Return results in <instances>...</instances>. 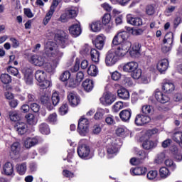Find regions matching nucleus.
Instances as JSON below:
<instances>
[{"mask_svg": "<svg viewBox=\"0 0 182 182\" xmlns=\"http://www.w3.org/2000/svg\"><path fill=\"white\" fill-rule=\"evenodd\" d=\"M8 73H10V75H13V76H16L18 79H21V74H19V71L16 69V68L9 66L7 68Z\"/></svg>", "mask_w": 182, "mask_h": 182, "instance_id": "obj_43", "label": "nucleus"}, {"mask_svg": "<svg viewBox=\"0 0 182 182\" xmlns=\"http://www.w3.org/2000/svg\"><path fill=\"white\" fill-rule=\"evenodd\" d=\"M145 12L146 15L151 16V15H154L156 14V5L154 4H149L146 6Z\"/></svg>", "mask_w": 182, "mask_h": 182, "instance_id": "obj_42", "label": "nucleus"}, {"mask_svg": "<svg viewBox=\"0 0 182 182\" xmlns=\"http://www.w3.org/2000/svg\"><path fill=\"white\" fill-rule=\"evenodd\" d=\"M174 89H176V87L174 86V84L171 82V81L168 80H164L162 84V90H164L165 93H172V92H174Z\"/></svg>", "mask_w": 182, "mask_h": 182, "instance_id": "obj_14", "label": "nucleus"}, {"mask_svg": "<svg viewBox=\"0 0 182 182\" xmlns=\"http://www.w3.org/2000/svg\"><path fill=\"white\" fill-rule=\"evenodd\" d=\"M69 32L73 36H74V38L79 36V35L82 33V28H80V24L76 23L71 26L69 28Z\"/></svg>", "mask_w": 182, "mask_h": 182, "instance_id": "obj_23", "label": "nucleus"}, {"mask_svg": "<svg viewBox=\"0 0 182 182\" xmlns=\"http://www.w3.org/2000/svg\"><path fill=\"white\" fill-rule=\"evenodd\" d=\"M129 33L127 31H119L116 36H114L112 40V45H119V43H123V42H129Z\"/></svg>", "mask_w": 182, "mask_h": 182, "instance_id": "obj_8", "label": "nucleus"}, {"mask_svg": "<svg viewBox=\"0 0 182 182\" xmlns=\"http://www.w3.org/2000/svg\"><path fill=\"white\" fill-rule=\"evenodd\" d=\"M82 87L85 92H92L95 87V82L90 79H86L82 82Z\"/></svg>", "mask_w": 182, "mask_h": 182, "instance_id": "obj_24", "label": "nucleus"}, {"mask_svg": "<svg viewBox=\"0 0 182 182\" xmlns=\"http://www.w3.org/2000/svg\"><path fill=\"white\" fill-rule=\"evenodd\" d=\"M131 76L133 79H140L141 77V69L136 68L134 71L131 73Z\"/></svg>", "mask_w": 182, "mask_h": 182, "instance_id": "obj_50", "label": "nucleus"}, {"mask_svg": "<svg viewBox=\"0 0 182 182\" xmlns=\"http://www.w3.org/2000/svg\"><path fill=\"white\" fill-rule=\"evenodd\" d=\"M14 129L18 134L22 136L28 132V124L22 121H18L14 126Z\"/></svg>", "mask_w": 182, "mask_h": 182, "instance_id": "obj_10", "label": "nucleus"}, {"mask_svg": "<svg viewBox=\"0 0 182 182\" xmlns=\"http://www.w3.org/2000/svg\"><path fill=\"white\" fill-rule=\"evenodd\" d=\"M40 101L41 102L42 105L46 107L48 110H52V109H53V106L50 103V97H49V96L46 95H42L40 98Z\"/></svg>", "mask_w": 182, "mask_h": 182, "instance_id": "obj_26", "label": "nucleus"}, {"mask_svg": "<svg viewBox=\"0 0 182 182\" xmlns=\"http://www.w3.org/2000/svg\"><path fill=\"white\" fill-rule=\"evenodd\" d=\"M116 134L119 137H126L127 136V129L119 127L116 129Z\"/></svg>", "mask_w": 182, "mask_h": 182, "instance_id": "obj_49", "label": "nucleus"}, {"mask_svg": "<svg viewBox=\"0 0 182 182\" xmlns=\"http://www.w3.org/2000/svg\"><path fill=\"white\" fill-rule=\"evenodd\" d=\"M1 81L4 85H8L12 82V78H11V75L8 74H2L0 77Z\"/></svg>", "mask_w": 182, "mask_h": 182, "instance_id": "obj_51", "label": "nucleus"}, {"mask_svg": "<svg viewBox=\"0 0 182 182\" xmlns=\"http://www.w3.org/2000/svg\"><path fill=\"white\" fill-rule=\"evenodd\" d=\"M166 159V152H160L157 154L156 159H155V163L156 164H161Z\"/></svg>", "mask_w": 182, "mask_h": 182, "instance_id": "obj_47", "label": "nucleus"}, {"mask_svg": "<svg viewBox=\"0 0 182 182\" xmlns=\"http://www.w3.org/2000/svg\"><path fill=\"white\" fill-rule=\"evenodd\" d=\"M136 68H139V63L135 61H130L123 65L122 70L126 73H132L136 70Z\"/></svg>", "mask_w": 182, "mask_h": 182, "instance_id": "obj_13", "label": "nucleus"}, {"mask_svg": "<svg viewBox=\"0 0 182 182\" xmlns=\"http://www.w3.org/2000/svg\"><path fill=\"white\" fill-rule=\"evenodd\" d=\"M25 119L27 121V123L31 126H35L38 123V119L35 117V115L33 114H27L25 116Z\"/></svg>", "mask_w": 182, "mask_h": 182, "instance_id": "obj_37", "label": "nucleus"}, {"mask_svg": "<svg viewBox=\"0 0 182 182\" xmlns=\"http://www.w3.org/2000/svg\"><path fill=\"white\" fill-rule=\"evenodd\" d=\"M173 140L178 143L182 147V132L178 131L173 133L172 136Z\"/></svg>", "mask_w": 182, "mask_h": 182, "instance_id": "obj_38", "label": "nucleus"}, {"mask_svg": "<svg viewBox=\"0 0 182 182\" xmlns=\"http://www.w3.org/2000/svg\"><path fill=\"white\" fill-rule=\"evenodd\" d=\"M90 26L92 32H100V31H102V27L103 26V25L102 24V21H93L90 25Z\"/></svg>", "mask_w": 182, "mask_h": 182, "instance_id": "obj_34", "label": "nucleus"}, {"mask_svg": "<svg viewBox=\"0 0 182 182\" xmlns=\"http://www.w3.org/2000/svg\"><path fill=\"white\" fill-rule=\"evenodd\" d=\"M117 95L119 97L123 100H128V99H130V93L126 88H121L118 90Z\"/></svg>", "mask_w": 182, "mask_h": 182, "instance_id": "obj_30", "label": "nucleus"}, {"mask_svg": "<svg viewBox=\"0 0 182 182\" xmlns=\"http://www.w3.org/2000/svg\"><path fill=\"white\" fill-rule=\"evenodd\" d=\"M141 45L139 43H134L129 50V55L132 58H139L140 56Z\"/></svg>", "mask_w": 182, "mask_h": 182, "instance_id": "obj_22", "label": "nucleus"}, {"mask_svg": "<svg viewBox=\"0 0 182 182\" xmlns=\"http://www.w3.org/2000/svg\"><path fill=\"white\" fill-rule=\"evenodd\" d=\"M55 39L59 42L61 48H66L68 43H69L68 33L63 31H58L55 35Z\"/></svg>", "mask_w": 182, "mask_h": 182, "instance_id": "obj_7", "label": "nucleus"}, {"mask_svg": "<svg viewBox=\"0 0 182 182\" xmlns=\"http://www.w3.org/2000/svg\"><path fill=\"white\" fill-rule=\"evenodd\" d=\"M173 41H174V34H173V33L169 32L165 35L164 43L171 46L173 45Z\"/></svg>", "mask_w": 182, "mask_h": 182, "instance_id": "obj_40", "label": "nucleus"}, {"mask_svg": "<svg viewBox=\"0 0 182 182\" xmlns=\"http://www.w3.org/2000/svg\"><path fill=\"white\" fill-rule=\"evenodd\" d=\"M65 14H67L68 18L70 19H73L77 16L78 10L76 6H69L65 10Z\"/></svg>", "mask_w": 182, "mask_h": 182, "instance_id": "obj_20", "label": "nucleus"}, {"mask_svg": "<svg viewBox=\"0 0 182 182\" xmlns=\"http://www.w3.org/2000/svg\"><path fill=\"white\" fill-rule=\"evenodd\" d=\"M87 75L90 76H92L93 77H96L99 73V70L97 67L95 65H90L87 70Z\"/></svg>", "mask_w": 182, "mask_h": 182, "instance_id": "obj_36", "label": "nucleus"}, {"mask_svg": "<svg viewBox=\"0 0 182 182\" xmlns=\"http://www.w3.org/2000/svg\"><path fill=\"white\" fill-rule=\"evenodd\" d=\"M112 46H116L114 52L118 55L119 59H122V58H124L130 50L132 43L130 41H125L117 45L112 44Z\"/></svg>", "mask_w": 182, "mask_h": 182, "instance_id": "obj_2", "label": "nucleus"}, {"mask_svg": "<svg viewBox=\"0 0 182 182\" xmlns=\"http://www.w3.org/2000/svg\"><path fill=\"white\" fill-rule=\"evenodd\" d=\"M108 154H116L119 151V145L116 142H112L107 146Z\"/></svg>", "mask_w": 182, "mask_h": 182, "instance_id": "obj_28", "label": "nucleus"}, {"mask_svg": "<svg viewBox=\"0 0 182 182\" xmlns=\"http://www.w3.org/2000/svg\"><path fill=\"white\" fill-rule=\"evenodd\" d=\"M165 164L166 167H169L173 171H174V170L177 168V166L171 159H166L165 161Z\"/></svg>", "mask_w": 182, "mask_h": 182, "instance_id": "obj_55", "label": "nucleus"}, {"mask_svg": "<svg viewBox=\"0 0 182 182\" xmlns=\"http://www.w3.org/2000/svg\"><path fill=\"white\" fill-rule=\"evenodd\" d=\"M154 96L155 99L157 100V102H159V103L164 104L170 102V97L159 90L155 91Z\"/></svg>", "mask_w": 182, "mask_h": 182, "instance_id": "obj_12", "label": "nucleus"}, {"mask_svg": "<svg viewBox=\"0 0 182 182\" xmlns=\"http://www.w3.org/2000/svg\"><path fill=\"white\" fill-rule=\"evenodd\" d=\"M80 68V60L76 58L75 65L71 68L72 72H77Z\"/></svg>", "mask_w": 182, "mask_h": 182, "instance_id": "obj_62", "label": "nucleus"}, {"mask_svg": "<svg viewBox=\"0 0 182 182\" xmlns=\"http://www.w3.org/2000/svg\"><path fill=\"white\" fill-rule=\"evenodd\" d=\"M22 73L24 75V82L26 85H31L33 83V75H32V69L24 68L22 70Z\"/></svg>", "mask_w": 182, "mask_h": 182, "instance_id": "obj_11", "label": "nucleus"}, {"mask_svg": "<svg viewBox=\"0 0 182 182\" xmlns=\"http://www.w3.org/2000/svg\"><path fill=\"white\" fill-rule=\"evenodd\" d=\"M123 109V102H117L112 107V110L115 113H117V112H120Z\"/></svg>", "mask_w": 182, "mask_h": 182, "instance_id": "obj_56", "label": "nucleus"}, {"mask_svg": "<svg viewBox=\"0 0 182 182\" xmlns=\"http://www.w3.org/2000/svg\"><path fill=\"white\" fill-rule=\"evenodd\" d=\"M24 15L27 16V18H33V13H32V10L31 9H23Z\"/></svg>", "mask_w": 182, "mask_h": 182, "instance_id": "obj_64", "label": "nucleus"}, {"mask_svg": "<svg viewBox=\"0 0 182 182\" xmlns=\"http://www.w3.org/2000/svg\"><path fill=\"white\" fill-rule=\"evenodd\" d=\"M60 80L62 82H66V80H69L70 79V73L69 71H65L60 77Z\"/></svg>", "mask_w": 182, "mask_h": 182, "instance_id": "obj_58", "label": "nucleus"}, {"mask_svg": "<svg viewBox=\"0 0 182 182\" xmlns=\"http://www.w3.org/2000/svg\"><path fill=\"white\" fill-rule=\"evenodd\" d=\"M112 19V16L109 14H105L102 18L103 25H107Z\"/></svg>", "mask_w": 182, "mask_h": 182, "instance_id": "obj_60", "label": "nucleus"}, {"mask_svg": "<svg viewBox=\"0 0 182 182\" xmlns=\"http://www.w3.org/2000/svg\"><path fill=\"white\" fill-rule=\"evenodd\" d=\"M127 21L130 25L133 26H141L143 25V20L139 17H133L132 14H128L127 16Z\"/></svg>", "mask_w": 182, "mask_h": 182, "instance_id": "obj_16", "label": "nucleus"}, {"mask_svg": "<svg viewBox=\"0 0 182 182\" xmlns=\"http://www.w3.org/2000/svg\"><path fill=\"white\" fill-rule=\"evenodd\" d=\"M2 174H4V176H15L14 164L11 162L5 163L3 166Z\"/></svg>", "mask_w": 182, "mask_h": 182, "instance_id": "obj_15", "label": "nucleus"}, {"mask_svg": "<svg viewBox=\"0 0 182 182\" xmlns=\"http://www.w3.org/2000/svg\"><path fill=\"white\" fill-rule=\"evenodd\" d=\"M63 175L64 177H66L67 178H73L75 176V174L69 170H63Z\"/></svg>", "mask_w": 182, "mask_h": 182, "instance_id": "obj_63", "label": "nucleus"}, {"mask_svg": "<svg viewBox=\"0 0 182 182\" xmlns=\"http://www.w3.org/2000/svg\"><path fill=\"white\" fill-rule=\"evenodd\" d=\"M51 100L53 102V106L58 105L59 102H60V97L59 96V92L55 91L53 92Z\"/></svg>", "mask_w": 182, "mask_h": 182, "instance_id": "obj_48", "label": "nucleus"}, {"mask_svg": "<svg viewBox=\"0 0 182 182\" xmlns=\"http://www.w3.org/2000/svg\"><path fill=\"white\" fill-rule=\"evenodd\" d=\"M116 101V95L111 92H107L105 96V104L107 105H112Z\"/></svg>", "mask_w": 182, "mask_h": 182, "instance_id": "obj_35", "label": "nucleus"}, {"mask_svg": "<svg viewBox=\"0 0 182 182\" xmlns=\"http://www.w3.org/2000/svg\"><path fill=\"white\" fill-rule=\"evenodd\" d=\"M108 112H109V109H107L98 108L94 116V119L95 120H102L105 114H106V113H108Z\"/></svg>", "mask_w": 182, "mask_h": 182, "instance_id": "obj_33", "label": "nucleus"}, {"mask_svg": "<svg viewBox=\"0 0 182 182\" xmlns=\"http://www.w3.org/2000/svg\"><path fill=\"white\" fill-rule=\"evenodd\" d=\"M44 53L31 55L29 62L35 66H43L48 73L52 72L59 65L64 53L58 48L55 42L48 41L44 45Z\"/></svg>", "mask_w": 182, "mask_h": 182, "instance_id": "obj_1", "label": "nucleus"}, {"mask_svg": "<svg viewBox=\"0 0 182 182\" xmlns=\"http://www.w3.org/2000/svg\"><path fill=\"white\" fill-rule=\"evenodd\" d=\"M157 176H159V173L157 172V171H149L147 173L146 177L148 180H154L157 178Z\"/></svg>", "mask_w": 182, "mask_h": 182, "instance_id": "obj_54", "label": "nucleus"}, {"mask_svg": "<svg viewBox=\"0 0 182 182\" xmlns=\"http://www.w3.org/2000/svg\"><path fill=\"white\" fill-rule=\"evenodd\" d=\"M119 117L122 122H129L132 117V109H124L120 112Z\"/></svg>", "mask_w": 182, "mask_h": 182, "instance_id": "obj_27", "label": "nucleus"}, {"mask_svg": "<svg viewBox=\"0 0 182 182\" xmlns=\"http://www.w3.org/2000/svg\"><path fill=\"white\" fill-rule=\"evenodd\" d=\"M39 130L42 134H49L50 133V129H49V126L46 123H43L39 126Z\"/></svg>", "mask_w": 182, "mask_h": 182, "instance_id": "obj_46", "label": "nucleus"}, {"mask_svg": "<svg viewBox=\"0 0 182 182\" xmlns=\"http://www.w3.org/2000/svg\"><path fill=\"white\" fill-rule=\"evenodd\" d=\"M159 176L161 178H167L170 176V171L166 167H162L159 170Z\"/></svg>", "mask_w": 182, "mask_h": 182, "instance_id": "obj_45", "label": "nucleus"}, {"mask_svg": "<svg viewBox=\"0 0 182 182\" xmlns=\"http://www.w3.org/2000/svg\"><path fill=\"white\" fill-rule=\"evenodd\" d=\"M35 78L38 82V85L41 89H48L50 86V82L46 80V73L43 70H38L35 73Z\"/></svg>", "mask_w": 182, "mask_h": 182, "instance_id": "obj_3", "label": "nucleus"}, {"mask_svg": "<svg viewBox=\"0 0 182 182\" xmlns=\"http://www.w3.org/2000/svg\"><path fill=\"white\" fill-rule=\"evenodd\" d=\"M120 60V58L118 57L117 54L114 52V50H109L105 55V64L107 66H113L116 65L117 62Z\"/></svg>", "mask_w": 182, "mask_h": 182, "instance_id": "obj_6", "label": "nucleus"}, {"mask_svg": "<svg viewBox=\"0 0 182 182\" xmlns=\"http://www.w3.org/2000/svg\"><path fill=\"white\" fill-rule=\"evenodd\" d=\"M77 132L80 136H86L89 132V120L82 117L78 122Z\"/></svg>", "mask_w": 182, "mask_h": 182, "instance_id": "obj_5", "label": "nucleus"}, {"mask_svg": "<svg viewBox=\"0 0 182 182\" xmlns=\"http://www.w3.org/2000/svg\"><path fill=\"white\" fill-rule=\"evenodd\" d=\"M151 118L149 115L144 114H138L135 117L134 123L136 126H144L147 123H150Z\"/></svg>", "mask_w": 182, "mask_h": 182, "instance_id": "obj_9", "label": "nucleus"}, {"mask_svg": "<svg viewBox=\"0 0 182 182\" xmlns=\"http://www.w3.org/2000/svg\"><path fill=\"white\" fill-rule=\"evenodd\" d=\"M92 49H93V48H92V47L90 46L89 45H85L80 50V53L81 55H89L90 52L92 50Z\"/></svg>", "mask_w": 182, "mask_h": 182, "instance_id": "obj_53", "label": "nucleus"}, {"mask_svg": "<svg viewBox=\"0 0 182 182\" xmlns=\"http://www.w3.org/2000/svg\"><path fill=\"white\" fill-rule=\"evenodd\" d=\"M16 170L19 176H25L26 170H28L26 163L24 162L20 164H17L16 166Z\"/></svg>", "mask_w": 182, "mask_h": 182, "instance_id": "obj_32", "label": "nucleus"}, {"mask_svg": "<svg viewBox=\"0 0 182 182\" xmlns=\"http://www.w3.org/2000/svg\"><path fill=\"white\" fill-rule=\"evenodd\" d=\"M68 99L70 105L73 107L77 106L80 103V98L77 96V94L75 92H69L68 95Z\"/></svg>", "mask_w": 182, "mask_h": 182, "instance_id": "obj_17", "label": "nucleus"}, {"mask_svg": "<svg viewBox=\"0 0 182 182\" xmlns=\"http://www.w3.org/2000/svg\"><path fill=\"white\" fill-rule=\"evenodd\" d=\"M171 50V46L164 43L161 47L163 53H168Z\"/></svg>", "mask_w": 182, "mask_h": 182, "instance_id": "obj_59", "label": "nucleus"}, {"mask_svg": "<svg viewBox=\"0 0 182 182\" xmlns=\"http://www.w3.org/2000/svg\"><path fill=\"white\" fill-rule=\"evenodd\" d=\"M142 146L145 150H150L151 149H154L156 147V143L154 141L150 140V139H146L144 141Z\"/></svg>", "mask_w": 182, "mask_h": 182, "instance_id": "obj_39", "label": "nucleus"}, {"mask_svg": "<svg viewBox=\"0 0 182 182\" xmlns=\"http://www.w3.org/2000/svg\"><path fill=\"white\" fill-rule=\"evenodd\" d=\"M132 176H144L147 173V168L146 167H136L130 169Z\"/></svg>", "mask_w": 182, "mask_h": 182, "instance_id": "obj_21", "label": "nucleus"}, {"mask_svg": "<svg viewBox=\"0 0 182 182\" xmlns=\"http://www.w3.org/2000/svg\"><path fill=\"white\" fill-rule=\"evenodd\" d=\"M156 68L158 70L163 73V72H166L167 69H168V60L163 59L158 62Z\"/></svg>", "mask_w": 182, "mask_h": 182, "instance_id": "obj_25", "label": "nucleus"}, {"mask_svg": "<svg viewBox=\"0 0 182 182\" xmlns=\"http://www.w3.org/2000/svg\"><path fill=\"white\" fill-rule=\"evenodd\" d=\"M77 153L80 159L86 160L90 154V147L86 144V140L80 141L77 149Z\"/></svg>", "mask_w": 182, "mask_h": 182, "instance_id": "obj_4", "label": "nucleus"}, {"mask_svg": "<svg viewBox=\"0 0 182 182\" xmlns=\"http://www.w3.org/2000/svg\"><path fill=\"white\" fill-rule=\"evenodd\" d=\"M90 56L93 63H96V64L99 63L100 60V53L95 48L91 49Z\"/></svg>", "mask_w": 182, "mask_h": 182, "instance_id": "obj_29", "label": "nucleus"}, {"mask_svg": "<svg viewBox=\"0 0 182 182\" xmlns=\"http://www.w3.org/2000/svg\"><path fill=\"white\" fill-rule=\"evenodd\" d=\"M141 112L143 114L149 116V114H153V112H154V108L151 105H144L141 107Z\"/></svg>", "mask_w": 182, "mask_h": 182, "instance_id": "obj_41", "label": "nucleus"}, {"mask_svg": "<svg viewBox=\"0 0 182 182\" xmlns=\"http://www.w3.org/2000/svg\"><path fill=\"white\" fill-rule=\"evenodd\" d=\"M11 154L17 156L21 154V144H19V142H14L11 146Z\"/></svg>", "mask_w": 182, "mask_h": 182, "instance_id": "obj_31", "label": "nucleus"}, {"mask_svg": "<svg viewBox=\"0 0 182 182\" xmlns=\"http://www.w3.org/2000/svg\"><path fill=\"white\" fill-rule=\"evenodd\" d=\"M9 114L11 122H18V120H19V114H18L17 112H9Z\"/></svg>", "mask_w": 182, "mask_h": 182, "instance_id": "obj_57", "label": "nucleus"}, {"mask_svg": "<svg viewBox=\"0 0 182 182\" xmlns=\"http://www.w3.org/2000/svg\"><path fill=\"white\" fill-rule=\"evenodd\" d=\"M38 143H39V137H28L24 140V147H26V149H31L33 147V146H36Z\"/></svg>", "mask_w": 182, "mask_h": 182, "instance_id": "obj_19", "label": "nucleus"}, {"mask_svg": "<svg viewBox=\"0 0 182 182\" xmlns=\"http://www.w3.org/2000/svg\"><path fill=\"white\" fill-rule=\"evenodd\" d=\"M53 9H51V10H49L48 13L46 14L45 18L43 20V23L46 26L48 23H49L50 19H52V16L53 15Z\"/></svg>", "mask_w": 182, "mask_h": 182, "instance_id": "obj_44", "label": "nucleus"}, {"mask_svg": "<svg viewBox=\"0 0 182 182\" xmlns=\"http://www.w3.org/2000/svg\"><path fill=\"white\" fill-rule=\"evenodd\" d=\"M59 113L61 116H65L68 113V105L67 104H63L59 109Z\"/></svg>", "mask_w": 182, "mask_h": 182, "instance_id": "obj_61", "label": "nucleus"}, {"mask_svg": "<svg viewBox=\"0 0 182 182\" xmlns=\"http://www.w3.org/2000/svg\"><path fill=\"white\" fill-rule=\"evenodd\" d=\"M105 41H106V37L103 34L97 36L94 41L95 48L99 50H102L105 46Z\"/></svg>", "mask_w": 182, "mask_h": 182, "instance_id": "obj_18", "label": "nucleus"}, {"mask_svg": "<svg viewBox=\"0 0 182 182\" xmlns=\"http://www.w3.org/2000/svg\"><path fill=\"white\" fill-rule=\"evenodd\" d=\"M11 89H12L11 86H6V92L4 95L6 99H7L8 100H12V99H14V94L10 92Z\"/></svg>", "mask_w": 182, "mask_h": 182, "instance_id": "obj_52", "label": "nucleus"}]
</instances>
